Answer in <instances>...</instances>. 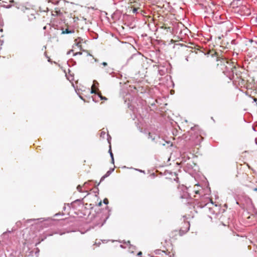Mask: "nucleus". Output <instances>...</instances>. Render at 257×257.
<instances>
[{
	"label": "nucleus",
	"mask_w": 257,
	"mask_h": 257,
	"mask_svg": "<svg viewBox=\"0 0 257 257\" xmlns=\"http://www.w3.org/2000/svg\"><path fill=\"white\" fill-rule=\"evenodd\" d=\"M73 51V50H71L67 52V55H69L71 53V52Z\"/></svg>",
	"instance_id": "412c9836"
},
{
	"label": "nucleus",
	"mask_w": 257,
	"mask_h": 257,
	"mask_svg": "<svg viewBox=\"0 0 257 257\" xmlns=\"http://www.w3.org/2000/svg\"><path fill=\"white\" fill-rule=\"evenodd\" d=\"M255 21L256 23H257V16L255 18Z\"/></svg>",
	"instance_id": "c85d7f7f"
},
{
	"label": "nucleus",
	"mask_w": 257,
	"mask_h": 257,
	"mask_svg": "<svg viewBox=\"0 0 257 257\" xmlns=\"http://www.w3.org/2000/svg\"><path fill=\"white\" fill-rule=\"evenodd\" d=\"M142 252L141 251H140L138 253V255L139 256V257H142Z\"/></svg>",
	"instance_id": "f3484780"
},
{
	"label": "nucleus",
	"mask_w": 257,
	"mask_h": 257,
	"mask_svg": "<svg viewBox=\"0 0 257 257\" xmlns=\"http://www.w3.org/2000/svg\"><path fill=\"white\" fill-rule=\"evenodd\" d=\"M178 179H179V178H178V177H176V178H175V179H174V180H175V181H177V182H178Z\"/></svg>",
	"instance_id": "bb28decb"
},
{
	"label": "nucleus",
	"mask_w": 257,
	"mask_h": 257,
	"mask_svg": "<svg viewBox=\"0 0 257 257\" xmlns=\"http://www.w3.org/2000/svg\"><path fill=\"white\" fill-rule=\"evenodd\" d=\"M133 13H136V12H137V9L136 8H134V9H133Z\"/></svg>",
	"instance_id": "aec40b11"
},
{
	"label": "nucleus",
	"mask_w": 257,
	"mask_h": 257,
	"mask_svg": "<svg viewBox=\"0 0 257 257\" xmlns=\"http://www.w3.org/2000/svg\"><path fill=\"white\" fill-rule=\"evenodd\" d=\"M103 203L105 204H107L108 203V200L107 198H105L103 200Z\"/></svg>",
	"instance_id": "9b49d317"
},
{
	"label": "nucleus",
	"mask_w": 257,
	"mask_h": 257,
	"mask_svg": "<svg viewBox=\"0 0 257 257\" xmlns=\"http://www.w3.org/2000/svg\"><path fill=\"white\" fill-rule=\"evenodd\" d=\"M250 42L252 43V42H253V40H250Z\"/></svg>",
	"instance_id": "c756f323"
},
{
	"label": "nucleus",
	"mask_w": 257,
	"mask_h": 257,
	"mask_svg": "<svg viewBox=\"0 0 257 257\" xmlns=\"http://www.w3.org/2000/svg\"><path fill=\"white\" fill-rule=\"evenodd\" d=\"M197 139H198V141H200V140H201V137L200 136V135H197V137H196Z\"/></svg>",
	"instance_id": "2eb2a0df"
},
{
	"label": "nucleus",
	"mask_w": 257,
	"mask_h": 257,
	"mask_svg": "<svg viewBox=\"0 0 257 257\" xmlns=\"http://www.w3.org/2000/svg\"><path fill=\"white\" fill-rule=\"evenodd\" d=\"M58 3V2L57 1L55 4H57Z\"/></svg>",
	"instance_id": "72a5a7b5"
},
{
	"label": "nucleus",
	"mask_w": 257,
	"mask_h": 257,
	"mask_svg": "<svg viewBox=\"0 0 257 257\" xmlns=\"http://www.w3.org/2000/svg\"><path fill=\"white\" fill-rule=\"evenodd\" d=\"M190 195L187 193H185L183 195L181 196L182 198H187Z\"/></svg>",
	"instance_id": "6e6552de"
},
{
	"label": "nucleus",
	"mask_w": 257,
	"mask_h": 257,
	"mask_svg": "<svg viewBox=\"0 0 257 257\" xmlns=\"http://www.w3.org/2000/svg\"><path fill=\"white\" fill-rule=\"evenodd\" d=\"M213 203L212 202L211 200L208 197L202 196L201 198L200 201L198 202L196 204H195L194 208H205V209L208 206H213Z\"/></svg>",
	"instance_id": "f257e3e1"
},
{
	"label": "nucleus",
	"mask_w": 257,
	"mask_h": 257,
	"mask_svg": "<svg viewBox=\"0 0 257 257\" xmlns=\"http://www.w3.org/2000/svg\"><path fill=\"white\" fill-rule=\"evenodd\" d=\"M253 100H254V101H256V98H254V99H253Z\"/></svg>",
	"instance_id": "7c9ffc66"
},
{
	"label": "nucleus",
	"mask_w": 257,
	"mask_h": 257,
	"mask_svg": "<svg viewBox=\"0 0 257 257\" xmlns=\"http://www.w3.org/2000/svg\"><path fill=\"white\" fill-rule=\"evenodd\" d=\"M113 171H114L113 168L110 169L109 170H108L106 173V174L103 176L102 177V178H101L100 181H101L102 180H103L105 177H107L108 176H109Z\"/></svg>",
	"instance_id": "39448f33"
},
{
	"label": "nucleus",
	"mask_w": 257,
	"mask_h": 257,
	"mask_svg": "<svg viewBox=\"0 0 257 257\" xmlns=\"http://www.w3.org/2000/svg\"><path fill=\"white\" fill-rule=\"evenodd\" d=\"M14 6H15L17 9H20V6L17 3H16L15 5H14Z\"/></svg>",
	"instance_id": "dca6fc26"
},
{
	"label": "nucleus",
	"mask_w": 257,
	"mask_h": 257,
	"mask_svg": "<svg viewBox=\"0 0 257 257\" xmlns=\"http://www.w3.org/2000/svg\"><path fill=\"white\" fill-rule=\"evenodd\" d=\"M82 188V187L80 186V185H78L77 187V190L80 192H82V190L81 189Z\"/></svg>",
	"instance_id": "1a4fd4ad"
},
{
	"label": "nucleus",
	"mask_w": 257,
	"mask_h": 257,
	"mask_svg": "<svg viewBox=\"0 0 257 257\" xmlns=\"http://www.w3.org/2000/svg\"><path fill=\"white\" fill-rule=\"evenodd\" d=\"M81 41H82V39L78 37L75 40V44H74V45L78 47L80 50H81V49H82V46L81 45Z\"/></svg>",
	"instance_id": "7ed1b4c3"
},
{
	"label": "nucleus",
	"mask_w": 257,
	"mask_h": 257,
	"mask_svg": "<svg viewBox=\"0 0 257 257\" xmlns=\"http://www.w3.org/2000/svg\"><path fill=\"white\" fill-rule=\"evenodd\" d=\"M107 140H108V143L110 144V142H109V140L108 138L107 139Z\"/></svg>",
	"instance_id": "2f4dec72"
},
{
	"label": "nucleus",
	"mask_w": 257,
	"mask_h": 257,
	"mask_svg": "<svg viewBox=\"0 0 257 257\" xmlns=\"http://www.w3.org/2000/svg\"><path fill=\"white\" fill-rule=\"evenodd\" d=\"M101 204H102L101 201H100V202L98 203V206H100L101 205Z\"/></svg>",
	"instance_id": "5701e85b"
},
{
	"label": "nucleus",
	"mask_w": 257,
	"mask_h": 257,
	"mask_svg": "<svg viewBox=\"0 0 257 257\" xmlns=\"http://www.w3.org/2000/svg\"><path fill=\"white\" fill-rule=\"evenodd\" d=\"M217 209V205L214 206H208L205 209H208L211 214H216V211L215 209Z\"/></svg>",
	"instance_id": "f03ea898"
},
{
	"label": "nucleus",
	"mask_w": 257,
	"mask_h": 257,
	"mask_svg": "<svg viewBox=\"0 0 257 257\" xmlns=\"http://www.w3.org/2000/svg\"><path fill=\"white\" fill-rule=\"evenodd\" d=\"M253 191H257V186H256L255 188H253Z\"/></svg>",
	"instance_id": "a878e982"
},
{
	"label": "nucleus",
	"mask_w": 257,
	"mask_h": 257,
	"mask_svg": "<svg viewBox=\"0 0 257 257\" xmlns=\"http://www.w3.org/2000/svg\"><path fill=\"white\" fill-rule=\"evenodd\" d=\"M109 153H110V155L111 158L113 157V154H112V152L111 151V148L110 147V149L109 150Z\"/></svg>",
	"instance_id": "ddd939ff"
},
{
	"label": "nucleus",
	"mask_w": 257,
	"mask_h": 257,
	"mask_svg": "<svg viewBox=\"0 0 257 257\" xmlns=\"http://www.w3.org/2000/svg\"><path fill=\"white\" fill-rule=\"evenodd\" d=\"M102 65L103 66H107V63H106V62H103V63H102Z\"/></svg>",
	"instance_id": "6ab92c4d"
},
{
	"label": "nucleus",
	"mask_w": 257,
	"mask_h": 257,
	"mask_svg": "<svg viewBox=\"0 0 257 257\" xmlns=\"http://www.w3.org/2000/svg\"><path fill=\"white\" fill-rule=\"evenodd\" d=\"M10 2L11 3H14V1L13 0H12V1H10Z\"/></svg>",
	"instance_id": "cd10ccee"
},
{
	"label": "nucleus",
	"mask_w": 257,
	"mask_h": 257,
	"mask_svg": "<svg viewBox=\"0 0 257 257\" xmlns=\"http://www.w3.org/2000/svg\"><path fill=\"white\" fill-rule=\"evenodd\" d=\"M91 93H95V91H94L93 89H92V90H91Z\"/></svg>",
	"instance_id": "b1692460"
},
{
	"label": "nucleus",
	"mask_w": 257,
	"mask_h": 257,
	"mask_svg": "<svg viewBox=\"0 0 257 257\" xmlns=\"http://www.w3.org/2000/svg\"><path fill=\"white\" fill-rule=\"evenodd\" d=\"M201 187L200 185L198 184L195 185L194 186V192L196 194L200 195L201 194V192L202 191V189H199V188Z\"/></svg>",
	"instance_id": "20e7f679"
},
{
	"label": "nucleus",
	"mask_w": 257,
	"mask_h": 257,
	"mask_svg": "<svg viewBox=\"0 0 257 257\" xmlns=\"http://www.w3.org/2000/svg\"><path fill=\"white\" fill-rule=\"evenodd\" d=\"M12 6L11 5H8V6H5V7L7 9H9V8H11Z\"/></svg>",
	"instance_id": "a211bd4d"
},
{
	"label": "nucleus",
	"mask_w": 257,
	"mask_h": 257,
	"mask_svg": "<svg viewBox=\"0 0 257 257\" xmlns=\"http://www.w3.org/2000/svg\"><path fill=\"white\" fill-rule=\"evenodd\" d=\"M74 33V30L73 29H69L68 28L66 29L65 30H63L62 32V34H72Z\"/></svg>",
	"instance_id": "423d86ee"
},
{
	"label": "nucleus",
	"mask_w": 257,
	"mask_h": 257,
	"mask_svg": "<svg viewBox=\"0 0 257 257\" xmlns=\"http://www.w3.org/2000/svg\"><path fill=\"white\" fill-rule=\"evenodd\" d=\"M149 138L151 139L152 141H154L157 140V138H159V137L156 135H153L150 133L149 134Z\"/></svg>",
	"instance_id": "0eeeda50"
},
{
	"label": "nucleus",
	"mask_w": 257,
	"mask_h": 257,
	"mask_svg": "<svg viewBox=\"0 0 257 257\" xmlns=\"http://www.w3.org/2000/svg\"><path fill=\"white\" fill-rule=\"evenodd\" d=\"M88 183H89L88 182H85V183L84 184L83 187L85 188V187H86V185H87V184H88Z\"/></svg>",
	"instance_id": "4be33fe9"
},
{
	"label": "nucleus",
	"mask_w": 257,
	"mask_h": 257,
	"mask_svg": "<svg viewBox=\"0 0 257 257\" xmlns=\"http://www.w3.org/2000/svg\"><path fill=\"white\" fill-rule=\"evenodd\" d=\"M99 96L100 98H101V99H102H102H104V100H106L107 99V98L105 97H103V96H102L100 95H99Z\"/></svg>",
	"instance_id": "4468645a"
},
{
	"label": "nucleus",
	"mask_w": 257,
	"mask_h": 257,
	"mask_svg": "<svg viewBox=\"0 0 257 257\" xmlns=\"http://www.w3.org/2000/svg\"><path fill=\"white\" fill-rule=\"evenodd\" d=\"M103 223H102L101 224L100 226H101L102 225H103Z\"/></svg>",
	"instance_id": "473e14b6"
},
{
	"label": "nucleus",
	"mask_w": 257,
	"mask_h": 257,
	"mask_svg": "<svg viewBox=\"0 0 257 257\" xmlns=\"http://www.w3.org/2000/svg\"><path fill=\"white\" fill-rule=\"evenodd\" d=\"M105 135V133L104 132H102L101 133V134H100V137H102V138H104V136Z\"/></svg>",
	"instance_id": "f8f14e48"
},
{
	"label": "nucleus",
	"mask_w": 257,
	"mask_h": 257,
	"mask_svg": "<svg viewBox=\"0 0 257 257\" xmlns=\"http://www.w3.org/2000/svg\"><path fill=\"white\" fill-rule=\"evenodd\" d=\"M82 55V52H76V53H75L73 54V56H76V55Z\"/></svg>",
	"instance_id": "9d476101"
},
{
	"label": "nucleus",
	"mask_w": 257,
	"mask_h": 257,
	"mask_svg": "<svg viewBox=\"0 0 257 257\" xmlns=\"http://www.w3.org/2000/svg\"><path fill=\"white\" fill-rule=\"evenodd\" d=\"M111 162L113 164H114V158L113 157L111 158Z\"/></svg>",
	"instance_id": "393cba45"
},
{
	"label": "nucleus",
	"mask_w": 257,
	"mask_h": 257,
	"mask_svg": "<svg viewBox=\"0 0 257 257\" xmlns=\"http://www.w3.org/2000/svg\"><path fill=\"white\" fill-rule=\"evenodd\" d=\"M44 29H46V26L44 27Z\"/></svg>",
	"instance_id": "f704fd0d"
}]
</instances>
